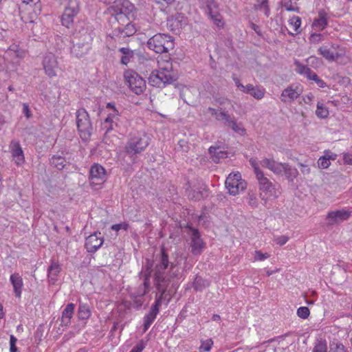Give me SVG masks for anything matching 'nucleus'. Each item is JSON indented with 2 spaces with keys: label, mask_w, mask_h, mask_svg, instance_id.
Wrapping results in <instances>:
<instances>
[{
  "label": "nucleus",
  "mask_w": 352,
  "mask_h": 352,
  "mask_svg": "<svg viewBox=\"0 0 352 352\" xmlns=\"http://www.w3.org/2000/svg\"><path fill=\"white\" fill-rule=\"evenodd\" d=\"M25 8L21 14V19L26 23H37L38 15L41 14L40 0H21Z\"/></svg>",
  "instance_id": "obj_9"
},
{
  "label": "nucleus",
  "mask_w": 352,
  "mask_h": 352,
  "mask_svg": "<svg viewBox=\"0 0 352 352\" xmlns=\"http://www.w3.org/2000/svg\"><path fill=\"white\" fill-rule=\"evenodd\" d=\"M10 281L13 287L15 296L20 298L23 287V281L21 276L19 273H14L10 275Z\"/></svg>",
  "instance_id": "obj_25"
},
{
  "label": "nucleus",
  "mask_w": 352,
  "mask_h": 352,
  "mask_svg": "<svg viewBox=\"0 0 352 352\" xmlns=\"http://www.w3.org/2000/svg\"><path fill=\"white\" fill-rule=\"evenodd\" d=\"M75 306L73 303L68 304L62 312L61 324L64 326H68L73 317Z\"/></svg>",
  "instance_id": "obj_34"
},
{
  "label": "nucleus",
  "mask_w": 352,
  "mask_h": 352,
  "mask_svg": "<svg viewBox=\"0 0 352 352\" xmlns=\"http://www.w3.org/2000/svg\"><path fill=\"white\" fill-rule=\"evenodd\" d=\"M233 81L237 89L243 94L250 95L256 100H261L265 94V89L262 86H254L252 84L244 85L236 76H233Z\"/></svg>",
  "instance_id": "obj_14"
},
{
  "label": "nucleus",
  "mask_w": 352,
  "mask_h": 352,
  "mask_svg": "<svg viewBox=\"0 0 352 352\" xmlns=\"http://www.w3.org/2000/svg\"><path fill=\"white\" fill-rule=\"evenodd\" d=\"M302 94V89L297 85H291L285 88L280 95L281 100L290 103L297 99Z\"/></svg>",
  "instance_id": "obj_22"
},
{
  "label": "nucleus",
  "mask_w": 352,
  "mask_h": 352,
  "mask_svg": "<svg viewBox=\"0 0 352 352\" xmlns=\"http://www.w3.org/2000/svg\"><path fill=\"white\" fill-rule=\"evenodd\" d=\"M163 253L168 256V255L165 253L164 250H162V255L159 260H156V263L155 265V268L153 270H152L153 263H151V261L148 259L146 260L145 265L140 273V276L144 279V283L143 285L140 286V288L138 289L135 295L136 296H142L148 292L150 287L149 278L151 277V272L153 271V272L155 273V267L157 264H159L160 263V260L162 257Z\"/></svg>",
  "instance_id": "obj_12"
},
{
  "label": "nucleus",
  "mask_w": 352,
  "mask_h": 352,
  "mask_svg": "<svg viewBox=\"0 0 352 352\" xmlns=\"http://www.w3.org/2000/svg\"><path fill=\"white\" fill-rule=\"evenodd\" d=\"M284 166L285 168L283 171V175H285L288 179L293 180L298 176V172L296 168L291 167L286 163H285Z\"/></svg>",
  "instance_id": "obj_42"
},
{
  "label": "nucleus",
  "mask_w": 352,
  "mask_h": 352,
  "mask_svg": "<svg viewBox=\"0 0 352 352\" xmlns=\"http://www.w3.org/2000/svg\"><path fill=\"white\" fill-rule=\"evenodd\" d=\"M318 58L316 56H310L307 59V62L311 66H314L315 64L318 63Z\"/></svg>",
  "instance_id": "obj_62"
},
{
  "label": "nucleus",
  "mask_w": 352,
  "mask_h": 352,
  "mask_svg": "<svg viewBox=\"0 0 352 352\" xmlns=\"http://www.w3.org/2000/svg\"><path fill=\"white\" fill-rule=\"evenodd\" d=\"M329 111L328 107H327L322 102H318L316 110V115L318 118L324 119L329 116Z\"/></svg>",
  "instance_id": "obj_41"
},
{
  "label": "nucleus",
  "mask_w": 352,
  "mask_h": 352,
  "mask_svg": "<svg viewBox=\"0 0 352 352\" xmlns=\"http://www.w3.org/2000/svg\"><path fill=\"white\" fill-rule=\"evenodd\" d=\"M103 243L104 239L101 236V233L95 232L87 237L85 248L89 252H95L102 246Z\"/></svg>",
  "instance_id": "obj_20"
},
{
  "label": "nucleus",
  "mask_w": 352,
  "mask_h": 352,
  "mask_svg": "<svg viewBox=\"0 0 352 352\" xmlns=\"http://www.w3.org/2000/svg\"><path fill=\"white\" fill-rule=\"evenodd\" d=\"M16 338L11 335L10 337V352H18V348L16 346Z\"/></svg>",
  "instance_id": "obj_54"
},
{
  "label": "nucleus",
  "mask_w": 352,
  "mask_h": 352,
  "mask_svg": "<svg viewBox=\"0 0 352 352\" xmlns=\"http://www.w3.org/2000/svg\"><path fill=\"white\" fill-rule=\"evenodd\" d=\"M274 240L278 245H283L289 241V237L285 235H281L274 237Z\"/></svg>",
  "instance_id": "obj_55"
},
{
  "label": "nucleus",
  "mask_w": 352,
  "mask_h": 352,
  "mask_svg": "<svg viewBox=\"0 0 352 352\" xmlns=\"http://www.w3.org/2000/svg\"><path fill=\"white\" fill-rule=\"evenodd\" d=\"M248 203L252 208H256L258 206V201L254 194H248Z\"/></svg>",
  "instance_id": "obj_50"
},
{
  "label": "nucleus",
  "mask_w": 352,
  "mask_h": 352,
  "mask_svg": "<svg viewBox=\"0 0 352 352\" xmlns=\"http://www.w3.org/2000/svg\"><path fill=\"white\" fill-rule=\"evenodd\" d=\"M283 7L288 11L298 12V8L296 5H293L290 0H285L283 2Z\"/></svg>",
  "instance_id": "obj_53"
},
{
  "label": "nucleus",
  "mask_w": 352,
  "mask_h": 352,
  "mask_svg": "<svg viewBox=\"0 0 352 352\" xmlns=\"http://www.w3.org/2000/svg\"><path fill=\"white\" fill-rule=\"evenodd\" d=\"M91 48L90 43L87 41L84 43H76L71 50L72 54L76 57L80 58L87 54Z\"/></svg>",
  "instance_id": "obj_30"
},
{
  "label": "nucleus",
  "mask_w": 352,
  "mask_h": 352,
  "mask_svg": "<svg viewBox=\"0 0 352 352\" xmlns=\"http://www.w3.org/2000/svg\"><path fill=\"white\" fill-rule=\"evenodd\" d=\"M122 21H119L116 23H109L111 25L113 32V36H120L126 37L133 35L136 32L135 25L129 22V19L127 22H124V25L122 24Z\"/></svg>",
  "instance_id": "obj_16"
},
{
  "label": "nucleus",
  "mask_w": 352,
  "mask_h": 352,
  "mask_svg": "<svg viewBox=\"0 0 352 352\" xmlns=\"http://www.w3.org/2000/svg\"><path fill=\"white\" fill-rule=\"evenodd\" d=\"M148 138L143 132H137L131 135L125 146L118 152L119 160L125 161L129 157L134 160L135 155L144 151L148 146Z\"/></svg>",
  "instance_id": "obj_2"
},
{
  "label": "nucleus",
  "mask_w": 352,
  "mask_h": 352,
  "mask_svg": "<svg viewBox=\"0 0 352 352\" xmlns=\"http://www.w3.org/2000/svg\"><path fill=\"white\" fill-rule=\"evenodd\" d=\"M60 265L56 263L52 262L48 269V278L52 283H54L57 280V277L60 272Z\"/></svg>",
  "instance_id": "obj_36"
},
{
  "label": "nucleus",
  "mask_w": 352,
  "mask_h": 352,
  "mask_svg": "<svg viewBox=\"0 0 352 352\" xmlns=\"http://www.w3.org/2000/svg\"><path fill=\"white\" fill-rule=\"evenodd\" d=\"M327 25V14L324 11H320L318 16L312 23V28L316 31L323 30Z\"/></svg>",
  "instance_id": "obj_32"
},
{
  "label": "nucleus",
  "mask_w": 352,
  "mask_h": 352,
  "mask_svg": "<svg viewBox=\"0 0 352 352\" xmlns=\"http://www.w3.org/2000/svg\"><path fill=\"white\" fill-rule=\"evenodd\" d=\"M225 184L229 194L233 196L244 191L247 186L245 181L241 178L239 172L230 173L228 176Z\"/></svg>",
  "instance_id": "obj_11"
},
{
  "label": "nucleus",
  "mask_w": 352,
  "mask_h": 352,
  "mask_svg": "<svg viewBox=\"0 0 352 352\" xmlns=\"http://www.w3.org/2000/svg\"><path fill=\"white\" fill-rule=\"evenodd\" d=\"M212 345L213 341L211 339L204 340L201 342L199 350L201 351H210Z\"/></svg>",
  "instance_id": "obj_49"
},
{
  "label": "nucleus",
  "mask_w": 352,
  "mask_h": 352,
  "mask_svg": "<svg viewBox=\"0 0 352 352\" xmlns=\"http://www.w3.org/2000/svg\"><path fill=\"white\" fill-rule=\"evenodd\" d=\"M217 4L212 0L206 1V12L210 16L213 23L219 28L224 25L223 18L217 10Z\"/></svg>",
  "instance_id": "obj_19"
},
{
  "label": "nucleus",
  "mask_w": 352,
  "mask_h": 352,
  "mask_svg": "<svg viewBox=\"0 0 352 352\" xmlns=\"http://www.w3.org/2000/svg\"><path fill=\"white\" fill-rule=\"evenodd\" d=\"M324 40L323 35L320 33L311 34L309 41L311 43L316 44L322 42Z\"/></svg>",
  "instance_id": "obj_47"
},
{
  "label": "nucleus",
  "mask_w": 352,
  "mask_h": 352,
  "mask_svg": "<svg viewBox=\"0 0 352 352\" xmlns=\"http://www.w3.org/2000/svg\"><path fill=\"white\" fill-rule=\"evenodd\" d=\"M119 51L122 54L121 63L124 65H127L130 63L134 56L133 51L128 47H122Z\"/></svg>",
  "instance_id": "obj_38"
},
{
  "label": "nucleus",
  "mask_w": 352,
  "mask_h": 352,
  "mask_svg": "<svg viewBox=\"0 0 352 352\" xmlns=\"http://www.w3.org/2000/svg\"><path fill=\"white\" fill-rule=\"evenodd\" d=\"M230 103V100L228 98H224V97L216 98L214 100V104L219 107V108L217 109H221L222 111H223V110L222 109V108L221 107L224 106L226 104H229Z\"/></svg>",
  "instance_id": "obj_51"
},
{
  "label": "nucleus",
  "mask_w": 352,
  "mask_h": 352,
  "mask_svg": "<svg viewBox=\"0 0 352 352\" xmlns=\"http://www.w3.org/2000/svg\"><path fill=\"white\" fill-rule=\"evenodd\" d=\"M351 216V212L346 210L331 211L327 215V223L329 225L338 224L347 220Z\"/></svg>",
  "instance_id": "obj_21"
},
{
  "label": "nucleus",
  "mask_w": 352,
  "mask_h": 352,
  "mask_svg": "<svg viewBox=\"0 0 352 352\" xmlns=\"http://www.w3.org/2000/svg\"><path fill=\"white\" fill-rule=\"evenodd\" d=\"M337 155L329 150L324 152V155L321 156L318 160V166L319 168L325 169L330 166L331 161L336 160Z\"/></svg>",
  "instance_id": "obj_26"
},
{
  "label": "nucleus",
  "mask_w": 352,
  "mask_h": 352,
  "mask_svg": "<svg viewBox=\"0 0 352 352\" xmlns=\"http://www.w3.org/2000/svg\"><path fill=\"white\" fill-rule=\"evenodd\" d=\"M107 179L105 169L98 164L91 166L89 170V180L91 186L98 190L102 187Z\"/></svg>",
  "instance_id": "obj_15"
},
{
  "label": "nucleus",
  "mask_w": 352,
  "mask_h": 352,
  "mask_svg": "<svg viewBox=\"0 0 352 352\" xmlns=\"http://www.w3.org/2000/svg\"><path fill=\"white\" fill-rule=\"evenodd\" d=\"M135 6L129 0H117L114 4L109 6L106 13L110 16L109 23H116L119 21L127 22L129 16L135 11Z\"/></svg>",
  "instance_id": "obj_5"
},
{
  "label": "nucleus",
  "mask_w": 352,
  "mask_h": 352,
  "mask_svg": "<svg viewBox=\"0 0 352 352\" xmlns=\"http://www.w3.org/2000/svg\"><path fill=\"white\" fill-rule=\"evenodd\" d=\"M310 311L307 307H300L297 309V315L302 319H306L309 317Z\"/></svg>",
  "instance_id": "obj_48"
},
{
  "label": "nucleus",
  "mask_w": 352,
  "mask_h": 352,
  "mask_svg": "<svg viewBox=\"0 0 352 352\" xmlns=\"http://www.w3.org/2000/svg\"><path fill=\"white\" fill-rule=\"evenodd\" d=\"M250 164L254 169V173L258 182V189L260 191L261 198L267 201L272 199H275L278 197V192L275 188L274 185L266 177L258 166L257 160L251 158Z\"/></svg>",
  "instance_id": "obj_4"
},
{
  "label": "nucleus",
  "mask_w": 352,
  "mask_h": 352,
  "mask_svg": "<svg viewBox=\"0 0 352 352\" xmlns=\"http://www.w3.org/2000/svg\"><path fill=\"white\" fill-rule=\"evenodd\" d=\"M12 156L16 165L20 166L25 162L23 151L19 142L12 140L10 144Z\"/></svg>",
  "instance_id": "obj_23"
},
{
  "label": "nucleus",
  "mask_w": 352,
  "mask_h": 352,
  "mask_svg": "<svg viewBox=\"0 0 352 352\" xmlns=\"http://www.w3.org/2000/svg\"><path fill=\"white\" fill-rule=\"evenodd\" d=\"M23 113L25 116V117L29 119L32 117V113L30 109L28 104L26 103L23 104Z\"/></svg>",
  "instance_id": "obj_58"
},
{
  "label": "nucleus",
  "mask_w": 352,
  "mask_h": 352,
  "mask_svg": "<svg viewBox=\"0 0 352 352\" xmlns=\"http://www.w3.org/2000/svg\"><path fill=\"white\" fill-rule=\"evenodd\" d=\"M107 117L111 118H120V113L114 102H109L106 105Z\"/></svg>",
  "instance_id": "obj_39"
},
{
  "label": "nucleus",
  "mask_w": 352,
  "mask_h": 352,
  "mask_svg": "<svg viewBox=\"0 0 352 352\" xmlns=\"http://www.w3.org/2000/svg\"><path fill=\"white\" fill-rule=\"evenodd\" d=\"M120 118H106L101 124V129L105 134L118 127Z\"/></svg>",
  "instance_id": "obj_33"
},
{
  "label": "nucleus",
  "mask_w": 352,
  "mask_h": 352,
  "mask_svg": "<svg viewBox=\"0 0 352 352\" xmlns=\"http://www.w3.org/2000/svg\"><path fill=\"white\" fill-rule=\"evenodd\" d=\"M207 112L214 116L218 121H223L224 125L231 128L235 133L243 135L245 134V129L241 123H237L231 118L228 111L221 109H214V108L208 107Z\"/></svg>",
  "instance_id": "obj_7"
},
{
  "label": "nucleus",
  "mask_w": 352,
  "mask_h": 352,
  "mask_svg": "<svg viewBox=\"0 0 352 352\" xmlns=\"http://www.w3.org/2000/svg\"><path fill=\"white\" fill-rule=\"evenodd\" d=\"M204 243L200 238L199 233L195 230L192 235L191 248L195 255L200 254L204 249Z\"/></svg>",
  "instance_id": "obj_31"
},
{
  "label": "nucleus",
  "mask_w": 352,
  "mask_h": 352,
  "mask_svg": "<svg viewBox=\"0 0 352 352\" xmlns=\"http://www.w3.org/2000/svg\"><path fill=\"white\" fill-rule=\"evenodd\" d=\"M296 72L300 75L305 76L309 80H314L316 82L319 79L317 74L311 71L307 66L302 65L298 60L294 61Z\"/></svg>",
  "instance_id": "obj_24"
},
{
  "label": "nucleus",
  "mask_w": 352,
  "mask_h": 352,
  "mask_svg": "<svg viewBox=\"0 0 352 352\" xmlns=\"http://www.w3.org/2000/svg\"><path fill=\"white\" fill-rule=\"evenodd\" d=\"M6 58L10 61L18 63L23 58V52L19 50L16 45H11L5 53Z\"/></svg>",
  "instance_id": "obj_29"
},
{
  "label": "nucleus",
  "mask_w": 352,
  "mask_h": 352,
  "mask_svg": "<svg viewBox=\"0 0 352 352\" xmlns=\"http://www.w3.org/2000/svg\"><path fill=\"white\" fill-rule=\"evenodd\" d=\"M258 166L261 168H266L275 175H283L285 163L279 162L272 158H264L261 161H258Z\"/></svg>",
  "instance_id": "obj_18"
},
{
  "label": "nucleus",
  "mask_w": 352,
  "mask_h": 352,
  "mask_svg": "<svg viewBox=\"0 0 352 352\" xmlns=\"http://www.w3.org/2000/svg\"><path fill=\"white\" fill-rule=\"evenodd\" d=\"M302 100L305 104H311L314 100V95L312 94H308L302 97Z\"/></svg>",
  "instance_id": "obj_60"
},
{
  "label": "nucleus",
  "mask_w": 352,
  "mask_h": 352,
  "mask_svg": "<svg viewBox=\"0 0 352 352\" xmlns=\"http://www.w3.org/2000/svg\"><path fill=\"white\" fill-rule=\"evenodd\" d=\"M259 2V8L262 9L265 13V14L268 16L270 14V9L268 7V0H258Z\"/></svg>",
  "instance_id": "obj_52"
},
{
  "label": "nucleus",
  "mask_w": 352,
  "mask_h": 352,
  "mask_svg": "<svg viewBox=\"0 0 352 352\" xmlns=\"http://www.w3.org/2000/svg\"><path fill=\"white\" fill-rule=\"evenodd\" d=\"M91 316L89 306L87 304L80 303L78 311V316L80 320H87Z\"/></svg>",
  "instance_id": "obj_40"
},
{
  "label": "nucleus",
  "mask_w": 352,
  "mask_h": 352,
  "mask_svg": "<svg viewBox=\"0 0 352 352\" xmlns=\"http://www.w3.org/2000/svg\"><path fill=\"white\" fill-rule=\"evenodd\" d=\"M344 163L348 165H352V153H346L343 154Z\"/></svg>",
  "instance_id": "obj_59"
},
{
  "label": "nucleus",
  "mask_w": 352,
  "mask_h": 352,
  "mask_svg": "<svg viewBox=\"0 0 352 352\" xmlns=\"http://www.w3.org/2000/svg\"><path fill=\"white\" fill-rule=\"evenodd\" d=\"M76 125L81 138L88 140L91 134L92 126L89 113L85 109L76 111Z\"/></svg>",
  "instance_id": "obj_10"
},
{
  "label": "nucleus",
  "mask_w": 352,
  "mask_h": 352,
  "mask_svg": "<svg viewBox=\"0 0 352 352\" xmlns=\"http://www.w3.org/2000/svg\"><path fill=\"white\" fill-rule=\"evenodd\" d=\"M50 162L58 170L63 169L66 164V160L61 156H53Z\"/></svg>",
  "instance_id": "obj_43"
},
{
  "label": "nucleus",
  "mask_w": 352,
  "mask_h": 352,
  "mask_svg": "<svg viewBox=\"0 0 352 352\" xmlns=\"http://www.w3.org/2000/svg\"><path fill=\"white\" fill-rule=\"evenodd\" d=\"M80 10L79 0H68L67 4L61 16V23L63 26L69 28L72 26L75 16Z\"/></svg>",
  "instance_id": "obj_13"
},
{
  "label": "nucleus",
  "mask_w": 352,
  "mask_h": 352,
  "mask_svg": "<svg viewBox=\"0 0 352 352\" xmlns=\"http://www.w3.org/2000/svg\"><path fill=\"white\" fill-rule=\"evenodd\" d=\"M148 47L158 54L166 53L174 47L172 36L165 34H157L147 42Z\"/></svg>",
  "instance_id": "obj_6"
},
{
  "label": "nucleus",
  "mask_w": 352,
  "mask_h": 352,
  "mask_svg": "<svg viewBox=\"0 0 352 352\" xmlns=\"http://www.w3.org/2000/svg\"><path fill=\"white\" fill-rule=\"evenodd\" d=\"M312 352H327V343L324 340H318L313 348Z\"/></svg>",
  "instance_id": "obj_44"
},
{
  "label": "nucleus",
  "mask_w": 352,
  "mask_h": 352,
  "mask_svg": "<svg viewBox=\"0 0 352 352\" xmlns=\"http://www.w3.org/2000/svg\"><path fill=\"white\" fill-rule=\"evenodd\" d=\"M270 256V255L268 253H263L260 250H256L254 254V261H263Z\"/></svg>",
  "instance_id": "obj_46"
},
{
  "label": "nucleus",
  "mask_w": 352,
  "mask_h": 352,
  "mask_svg": "<svg viewBox=\"0 0 352 352\" xmlns=\"http://www.w3.org/2000/svg\"><path fill=\"white\" fill-rule=\"evenodd\" d=\"M316 84L318 87H322V88H324L326 87V83L324 82V80H322V79L319 78L317 82H316Z\"/></svg>",
  "instance_id": "obj_63"
},
{
  "label": "nucleus",
  "mask_w": 352,
  "mask_h": 352,
  "mask_svg": "<svg viewBox=\"0 0 352 352\" xmlns=\"http://www.w3.org/2000/svg\"><path fill=\"white\" fill-rule=\"evenodd\" d=\"M175 80L173 65L170 60H158V69L153 71L148 77V83L153 87H162Z\"/></svg>",
  "instance_id": "obj_3"
},
{
  "label": "nucleus",
  "mask_w": 352,
  "mask_h": 352,
  "mask_svg": "<svg viewBox=\"0 0 352 352\" xmlns=\"http://www.w3.org/2000/svg\"><path fill=\"white\" fill-rule=\"evenodd\" d=\"M331 47L334 50V61L346 63L349 60V57L347 55V51L345 47L334 44L331 45Z\"/></svg>",
  "instance_id": "obj_28"
},
{
  "label": "nucleus",
  "mask_w": 352,
  "mask_h": 352,
  "mask_svg": "<svg viewBox=\"0 0 352 352\" xmlns=\"http://www.w3.org/2000/svg\"><path fill=\"white\" fill-rule=\"evenodd\" d=\"M124 82L135 94L140 95L146 89V85L144 78L136 72L128 69L124 73Z\"/></svg>",
  "instance_id": "obj_8"
},
{
  "label": "nucleus",
  "mask_w": 352,
  "mask_h": 352,
  "mask_svg": "<svg viewBox=\"0 0 352 352\" xmlns=\"http://www.w3.org/2000/svg\"><path fill=\"white\" fill-rule=\"evenodd\" d=\"M6 123L5 118L3 116L0 114V126H3Z\"/></svg>",
  "instance_id": "obj_64"
},
{
  "label": "nucleus",
  "mask_w": 352,
  "mask_h": 352,
  "mask_svg": "<svg viewBox=\"0 0 352 352\" xmlns=\"http://www.w3.org/2000/svg\"><path fill=\"white\" fill-rule=\"evenodd\" d=\"M318 52L319 54H320L323 58H324L326 60L329 61H334L335 57H334V50L331 48H329L327 45H322L320 47L318 50Z\"/></svg>",
  "instance_id": "obj_37"
},
{
  "label": "nucleus",
  "mask_w": 352,
  "mask_h": 352,
  "mask_svg": "<svg viewBox=\"0 0 352 352\" xmlns=\"http://www.w3.org/2000/svg\"><path fill=\"white\" fill-rule=\"evenodd\" d=\"M178 274L179 270L176 267V265L173 263L170 264L168 256L163 253L160 263L157 264L155 269V285L161 294L160 296L157 295L156 300L151 307L149 313L144 316V331H146L149 328L159 313L162 297L167 286L171 279L174 277H177Z\"/></svg>",
  "instance_id": "obj_1"
},
{
  "label": "nucleus",
  "mask_w": 352,
  "mask_h": 352,
  "mask_svg": "<svg viewBox=\"0 0 352 352\" xmlns=\"http://www.w3.org/2000/svg\"><path fill=\"white\" fill-rule=\"evenodd\" d=\"M208 192L207 188L204 186L196 188L192 192H189L188 197L195 200H200L208 197Z\"/></svg>",
  "instance_id": "obj_35"
},
{
  "label": "nucleus",
  "mask_w": 352,
  "mask_h": 352,
  "mask_svg": "<svg viewBox=\"0 0 352 352\" xmlns=\"http://www.w3.org/2000/svg\"><path fill=\"white\" fill-rule=\"evenodd\" d=\"M43 66L45 74L50 78L56 76V69L58 63L56 57L51 52L45 54L43 60Z\"/></svg>",
  "instance_id": "obj_17"
},
{
  "label": "nucleus",
  "mask_w": 352,
  "mask_h": 352,
  "mask_svg": "<svg viewBox=\"0 0 352 352\" xmlns=\"http://www.w3.org/2000/svg\"><path fill=\"white\" fill-rule=\"evenodd\" d=\"M144 348L145 344L144 341L140 340L131 351L133 352H142Z\"/></svg>",
  "instance_id": "obj_57"
},
{
  "label": "nucleus",
  "mask_w": 352,
  "mask_h": 352,
  "mask_svg": "<svg viewBox=\"0 0 352 352\" xmlns=\"http://www.w3.org/2000/svg\"><path fill=\"white\" fill-rule=\"evenodd\" d=\"M129 228V224L126 223H121L118 224H114L111 226V229L116 232H118L120 230H126Z\"/></svg>",
  "instance_id": "obj_56"
},
{
  "label": "nucleus",
  "mask_w": 352,
  "mask_h": 352,
  "mask_svg": "<svg viewBox=\"0 0 352 352\" xmlns=\"http://www.w3.org/2000/svg\"><path fill=\"white\" fill-rule=\"evenodd\" d=\"M184 19V16L181 14L171 16L168 19V25L172 31L178 33L179 30L182 28L183 25L186 24Z\"/></svg>",
  "instance_id": "obj_27"
},
{
  "label": "nucleus",
  "mask_w": 352,
  "mask_h": 352,
  "mask_svg": "<svg viewBox=\"0 0 352 352\" xmlns=\"http://www.w3.org/2000/svg\"><path fill=\"white\" fill-rule=\"evenodd\" d=\"M289 25L296 33L300 32L301 19L299 16H293L288 21Z\"/></svg>",
  "instance_id": "obj_45"
},
{
  "label": "nucleus",
  "mask_w": 352,
  "mask_h": 352,
  "mask_svg": "<svg viewBox=\"0 0 352 352\" xmlns=\"http://www.w3.org/2000/svg\"><path fill=\"white\" fill-rule=\"evenodd\" d=\"M299 166L300 168V171L302 172V174L308 175L310 173L311 170H310V168L307 165H305L303 164H300Z\"/></svg>",
  "instance_id": "obj_61"
}]
</instances>
